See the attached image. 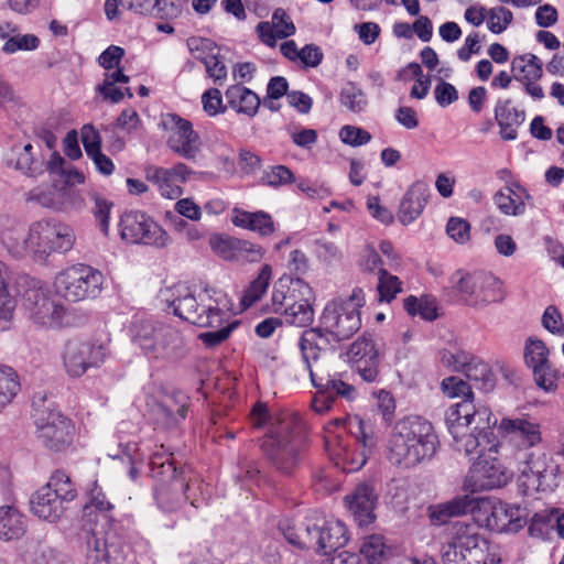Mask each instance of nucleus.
Instances as JSON below:
<instances>
[{
	"label": "nucleus",
	"instance_id": "f257e3e1",
	"mask_svg": "<svg viewBox=\"0 0 564 564\" xmlns=\"http://www.w3.org/2000/svg\"><path fill=\"white\" fill-rule=\"evenodd\" d=\"M362 289L355 288L346 297L329 301L321 315V326L305 330L299 346L305 364L317 361L321 350L330 341H343L352 337L361 326L360 308L365 305Z\"/></svg>",
	"mask_w": 564,
	"mask_h": 564
},
{
	"label": "nucleus",
	"instance_id": "f03ea898",
	"mask_svg": "<svg viewBox=\"0 0 564 564\" xmlns=\"http://www.w3.org/2000/svg\"><path fill=\"white\" fill-rule=\"evenodd\" d=\"M438 447L433 424L421 416H408L393 426L387 445V459L393 466L411 469L430 462Z\"/></svg>",
	"mask_w": 564,
	"mask_h": 564
},
{
	"label": "nucleus",
	"instance_id": "7ed1b4c3",
	"mask_svg": "<svg viewBox=\"0 0 564 564\" xmlns=\"http://www.w3.org/2000/svg\"><path fill=\"white\" fill-rule=\"evenodd\" d=\"M263 455L270 465L283 475L294 474L304 463L305 437L301 417L281 412L261 442Z\"/></svg>",
	"mask_w": 564,
	"mask_h": 564
},
{
	"label": "nucleus",
	"instance_id": "20e7f679",
	"mask_svg": "<svg viewBox=\"0 0 564 564\" xmlns=\"http://www.w3.org/2000/svg\"><path fill=\"white\" fill-rule=\"evenodd\" d=\"M132 344L151 361L178 362L188 354L183 333L171 323L149 317H134L129 326Z\"/></svg>",
	"mask_w": 564,
	"mask_h": 564
},
{
	"label": "nucleus",
	"instance_id": "39448f33",
	"mask_svg": "<svg viewBox=\"0 0 564 564\" xmlns=\"http://www.w3.org/2000/svg\"><path fill=\"white\" fill-rule=\"evenodd\" d=\"M444 564H499L501 558L496 546L480 533L475 523L456 522L452 538L443 546Z\"/></svg>",
	"mask_w": 564,
	"mask_h": 564
},
{
	"label": "nucleus",
	"instance_id": "423d86ee",
	"mask_svg": "<svg viewBox=\"0 0 564 564\" xmlns=\"http://www.w3.org/2000/svg\"><path fill=\"white\" fill-rule=\"evenodd\" d=\"M152 477L156 480L155 499L158 506L165 512H174L184 502L182 491L192 490L197 486L202 496L204 492L199 476L192 469H177L171 457L155 454L150 463Z\"/></svg>",
	"mask_w": 564,
	"mask_h": 564
},
{
	"label": "nucleus",
	"instance_id": "0eeeda50",
	"mask_svg": "<svg viewBox=\"0 0 564 564\" xmlns=\"http://www.w3.org/2000/svg\"><path fill=\"white\" fill-rule=\"evenodd\" d=\"M357 427L352 432L354 423L349 422V430L355 436H344L341 432L334 436H327L326 447L335 464L347 473L361 469L369 456L377 447V437L364 421L355 422Z\"/></svg>",
	"mask_w": 564,
	"mask_h": 564
},
{
	"label": "nucleus",
	"instance_id": "6e6552de",
	"mask_svg": "<svg viewBox=\"0 0 564 564\" xmlns=\"http://www.w3.org/2000/svg\"><path fill=\"white\" fill-rule=\"evenodd\" d=\"M32 416L37 437L46 448L61 452L70 445L73 438L70 421L62 414L51 397L43 392L33 395Z\"/></svg>",
	"mask_w": 564,
	"mask_h": 564
},
{
	"label": "nucleus",
	"instance_id": "1a4fd4ad",
	"mask_svg": "<svg viewBox=\"0 0 564 564\" xmlns=\"http://www.w3.org/2000/svg\"><path fill=\"white\" fill-rule=\"evenodd\" d=\"M17 291L30 319L41 327L56 328L64 324L66 308L55 302L45 284L31 276L17 281Z\"/></svg>",
	"mask_w": 564,
	"mask_h": 564
},
{
	"label": "nucleus",
	"instance_id": "9d476101",
	"mask_svg": "<svg viewBox=\"0 0 564 564\" xmlns=\"http://www.w3.org/2000/svg\"><path fill=\"white\" fill-rule=\"evenodd\" d=\"M451 283L458 291L464 302L473 307H484L500 303L506 297L502 281L487 271L465 273L457 270L451 276Z\"/></svg>",
	"mask_w": 564,
	"mask_h": 564
},
{
	"label": "nucleus",
	"instance_id": "9b49d317",
	"mask_svg": "<svg viewBox=\"0 0 564 564\" xmlns=\"http://www.w3.org/2000/svg\"><path fill=\"white\" fill-rule=\"evenodd\" d=\"M159 299L172 308L174 315L196 326H218L221 321L216 307L198 303L192 290L183 283L160 290Z\"/></svg>",
	"mask_w": 564,
	"mask_h": 564
},
{
	"label": "nucleus",
	"instance_id": "f8f14e48",
	"mask_svg": "<svg viewBox=\"0 0 564 564\" xmlns=\"http://www.w3.org/2000/svg\"><path fill=\"white\" fill-rule=\"evenodd\" d=\"M102 283L101 272L85 264L69 267L55 278L56 292L69 302L97 297Z\"/></svg>",
	"mask_w": 564,
	"mask_h": 564
},
{
	"label": "nucleus",
	"instance_id": "ddd939ff",
	"mask_svg": "<svg viewBox=\"0 0 564 564\" xmlns=\"http://www.w3.org/2000/svg\"><path fill=\"white\" fill-rule=\"evenodd\" d=\"M72 227L54 219L33 223L29 228L31 253L43 259L53 252H67L75 243Z\"/></svg>",
	"mask_w": 564,
	"mask_h": 564
},
{
	"label": "nucleus",
	"instance_id": "4468645a",
	"mask_svg": "<svg viewBox=\"0 0 564 564\" xmlns=\"http://www.w3.org/2000/svg\"><path fill=\"white\" fill-rule=\"evenodd\" d=\"M513 455L505 458L501 452L479 455L469 477L471 490H491L507 485L513 476Z\"/></svg>",
	"mask_w": 564,
	"mask_h": 564
},
{
	"label": "nucleus",
	"instance_id": "2eb2a0df",
	"mask_svg": "<svg viewBox=\"0 0 564 564\" xmlns=\"http://www.w3.org/2000/svg\"><path fill=\"white\" fill-rule=\"evenodd\" d=\"M120 235L130 243H141L163 248L169 245L170 236L153 219L142 212H126L120 219Z\"/></svg>",
	"mask_w": 564,
	"mask_h": 564
},
{
	"label": "nucleus",
	"instance_id": "dca6fc26",
	"mask_svg": "<svg viewBox=\"0 0 564 564\" xmlns=\"http://www.w3.org/2000/svg\"><path fill=\"white\" fill-rule=\"evenodd\" d=\"M164 127L167 131L169 149L186 160H195L200 152L202 140L192 122L176 113H170Z\"/></svg>",
	"mask_w": 564,
	"mask_h": 564
},
{
	"label": "nucleus",
	"instance_id": "f3484780",
	"mask_svg": "<svg viewBox=\"0 0 564 564\" xmlns=\"http://www.w3.org/2000/svg\"><path fill=\"white\" fill-rule=\"evenodd\" d=\"M107 348L90 341L69 340L63 351V362L70 377H80L89 368L99 367L106 359Z\"/></svg>",
	"mask_w": 564,
	"mask_h": 564
},
{
	"label": "nucleus",
	"instance_id": "a211bd4d",
	"mask_svg": "<svg viewBox=\"0 0 564 564\" xmlns=\"http://www.w3.org/2000/svg\"><path fill=\"white\" fill-rule=\"evenodd\" d=\"M87 538L86 564H124L126 550L115 532L90 528Z\"/></svg>",
	"mask_w": 564,
	"mask_h": 564
},
{
	"label": "nucleus",
	"instance_id": "6ab92c4d",
	"mask_svg": "<svg viewBox=\"0 0 564 564\" xmlns=\"http://www.w3.org/2000/svg\"><path fill=\"white\" fill-rule=\"evenodd\" d=\"M448 432L453 437V448L458 453H464L466 456L479 455L489 453L498 454L507 457V452L510 449L509 445H499L495 438H490L487 434H480L470 430L467 426L456 422H446Z\"/></svg>",
	"mask_w": 564,
	"mask_h": 564
},
{
	"label": "nucleus",
	"instance_id": "aec40b11",
	"mask_svg": "<svg viewBox=\"0 0 564 564\" xmlns=\"http://www.w3.org/2000/svg\"><path fill=\"white\" fill-rule=\"evenodd\" d=\"M499 430L505 433L507 438L505 443H499V445L510 446L506 458L514 454L512 453V444L518 446V451L525 452L542 441L539 422L528 415L505 417L500 422Z\"/></svg>",
	"mask_w": 564,
	"mask_h": 564
},
{
	"label": "nucleus",
	"instance_id": "412c9836",
	"mask_svg": "<svg viewBox=\"0 0 564 564\" xmlns=\"http://www.w3.org/2000/svg\"><path fill=\"white\" fill-rule=\"evenodd\" d=\"M491 411L484 404H476L473 399H465L452 405L446 411L445 421L460 423L480 434H487L490 438H495L491 425L497 423L495 419L491 422Z\"/></svg>",
	"mask_w": 564,
	"mask_h": 564
},
{
	"label": "nucleus",
	"instance_id": "4be33fe9",
	"mask_svg": "<svg viewBox=\"0 0 564 564\" xmlns=\"http://www.w3.org/2000/svg\"><path fill=\"white\" fill-rule=\"evenodd\" d=\"M549 348L538 338H528L524 346L525 365L532 369L535 383L545 390L552 392L556 389L557 371L549 361Z\"/></svg>",
	"mask_w": 564,
	"mask_h": 564
},
{
	"label": "nucleus",
	"instance_id": "5701e85b",
	"mask_svg": "<svg viewBox=\"0 0 564 564\" xmlns=\"http://www.w3.org/2000/svg\"><path fill=\"white\" fill-rule=\"evenodd\" d=\"M313 386L316 388V394L312 400V408L316 413L328 411L337 397L348 400L354 398L355 388L339 379L330 376H319L312 368V361L306 364Z\"/></svg>",
	"mask_w": 564,
	"mask_h": 564
},
{
	"label": "nucleus",
	"instance_id": "b1692460",
	"mask_svg": "<svg viewBox=\"0 0 564 564\" xmlns=\"http://www.w3.org/2000/svg\"><path fill=\"white\" fill-rule=\"evenodd\" d=\"M443 361L455 371L463 372L476 387L486 390L492 388L494 378L489 365L473 354L465 350L446 352L443 355Z\"/></svg>",
	"mask_w": 564,
	"mask_h": 564
},
{
	"label": "nucleus",
	"instance_id": "393cba45",
	"mask_svg": "<svg viewBox=\"0 0 564 564\" xmlns=\"http://www.w3.org/2000/svg\"><path fill=\"white\" fill-rule=\"evenodd\" d=\"M355 371L365 382H375L379 377V351L371 337L360 336L348 350Z\"/></svg>",
	"mask_w": 564,
	"mask_h": 564
},
{
	"label": "nucleus",
	"instance_id": "a878e982",
	"mask_svg": "<svg viewBox=\"0 0 564 564\" xmlns=\"http://www.w3.org/2000/svg\"><path fill=\"white\" fill-rule=\"evenodd\" d=\"M191 173L186 164L178 162L170 169L150 166L145 170V177L158 187L163 197L176 199L183 194L182 184Z\"/></svg>",
	"mask_w": 564,
	"mask_h": 564
},
{
	"label": "nucleus",
	"instance_id": "bb28decb",
	"mask_svg": "<svg viewBox=\"0 0 564 564\" xmlns=\"http://www.w3.org/2000/svg\"><path fill=\"white\" fill-rule=\"evenodd\" d=\"M291 284L297 294L281 315L285 323L290 325L306 327L314 321V310L312 306V301L314 300L313 289L300 278L291 280Z\"/></svg>",
	"mask_w": 564,
	"mask_h": 564
},
{
	"label": "nucleus",
	"instance_id": "cd10ccee",
	"mask_svg": "<svg viewBox=\"0 0 564 564\" xmlns=\"http://www.w3.org/2000/svg\"><path fill=\"white\" fill-rule=\"evenodd\" d=\"M378 494L369 482L358 484L355 489L345 497V503L354 516L358 525H368L375 520V507Z\"/></svg>",
	"mask_w": 564,
	"mask_h": 564
},
{
	"label": "nucleus",
	"instance_id": "c85d7f7f",
	"mask_svg": "<svg viewBox=\"0 0 564 564\" xmlns=\"http://www.w3.org/2000/svg\"><path fill=\"white\" fill-rule=\"evenodd\" d=\"M478 510L484 518L479 521L491 530H502L519 519L520 511L517 506H509L499 500L475 499V510Z\"/></svg>",
	"mask_w": 564,
	"mask_h": 564
},
{
	"label": "nucleus",
	"instance_id": "c756f323",
	"mask_svg": "<svg viewBox=\"0 0 564 564\" xmlns=\"http://www.w3.org/2000/svg\"><path fill=\"white\" fill-rule=\"evenodd\" d=\"M317 528L316 552L327 555L344 546L348 541L347 529L339 520L317 517Z\"/></svg>",
	"mask_w": 564,
	"mask_h": 564
},
{
	"label": "nucleus",
	"instance_id": "7c9ffc66",
	"mask_svg": "<svg viewBox=\"0 0 564 564\" xmlns=\"http://www.w3.org/2000/svg\"><path fill=\"white\" fill-rule=\"evenodd\" d=\"M430 195L429 185L417 181L405 192L399 207L398 218L403 225L413 223L422 214Z\"/></svg>",
	"mask_w": 564,
	"mask_h": 564
},
{
	"label": "nucleus",
	"instance_id": "2f4dec72",
	"mask_svg": "<svg viewBox=\"0 0 564 564\" xmlns=\"http://www.w3.org/2000/svg\"><path fill=\"white\" fill-rule=\"evenodd\" d=\"M257 32L265 45L274 47L278 39H285L295 33V25L285 10L278 8L270 22L263 21L257 25Z\"/></svg>",
	"mask_w": 564,
	"mask_h": 564
},
{
	"label": "nucleus",
	"instance_id": "473e14b6",
	"mask_svg": "<svg viewBox=\"0 0 564 564\" xmlns=\"http://www.w3.org/2000/svg\"><path fill=\"white\" fill-rule=\"evenodd\" d=\"M30 505L34 516L50 522L61 519L65 511L64 503L56 498L51 487L45 485L32 495Z\"/></svg>",
	"mask_w": 564,
	"mask_h": 564
},
{
	"label": "nucleus",
	"instance_id": "72a5a7b5",
	"mask_svg": "<svg viewBox=\"0 0 564 564\" xmlns=\"http://www.w3.org/2000/svg\"><path fill=\"white\" fill-rule=\"evenodd\" d=\"M475 511V498L466 495L449 501L430 506L427 516L434 525H443L453 517H459Z\"/></svg>",
	"mask_w": 564,
	"mask_h": 564
},
{
	"label": "nucleus",
	"instance_id": "f704fd0d",
	"mask_svg": "<svg viewBox=\"0 0 564 564\" xmlns=\"http://www.w3.org/2000/svg\"><path fill=\"white\" fill-rule=\"evenodd\" d=\"M231 221L235 226L254 231L261 237H269L275 232V224L272 216L262 210L246 212L235 208Z\"/></svg>",
	"mask_w": 564,
	"mask_h": 564
},
{
	"label": "nucleus",
	"instance_id": "c9c22d12",
	"mask_svg": "<svg viewBox=\"0 0 564 564\" xmlns=\"http://www.w3.org/2000/svg\"><path fill=\"white\" fill-rule=\"evenodd\" d=\"M511 100H499L495 108V119L500 128L503 140L517 139V130L523 123L525 113L523 110L510 107Z\"/></svg>",
	"mask_w": 564,
	"mask_h": 564
},
{
	"label": "nucleus",
	"instance_id": "e433bc0d",
	"mask_svg": "<svg viewBox=\"0 0 564 564\" xmlns=\"http://www.w3.org/2000/svg\"><path fill=\"white\" fill-rule=\"evenodd\" d=\"M281 530L289 543L301 549H316L317 517L308 518L292 525L283 524Z\"/></svg>",
	"mask_w": 564,
	"mask_h": 564
},
{
	"label": "nucleus",
	"instance_id": "4c0bfd02",
	"mask_svg": "<svg viewBox=\"0 0 564 564\" xmlns=\"http://www.w3.org/2000/svg\"><path fill=\"white\" fill-rule=\"evenodd\" d=\"M228 106L238 113L254 117L260 106L259 96L251 89L236 84L225 91Z\"/></svg>",
	"mask_w": 564,
	"mask_h": 564
},
{
	"label": "nucleus",
	"instance_id": "58836bf2",
	"mask_svg": "<svg viewBox=\"0 0 564 564\" xmlns=\"http://www.w3.org/2000/svg\"><path fill=\"white\" fill-rule=\"evenodd\" d=\"M523 198H529L525 188L519 184L506 187L495 194L494 200L497 207L505 215L518 216L525 212Z\"/></svg>",
	"mask_w": 564,
	"mask_h": 564
},
{
	"label": "nucleus",
	"instance_id": "ea45409f",
	"mask_svg": "<svg viewBox=\"0 0 564 564\" xmlns=\"http://www.w3.org/2000/svg\"><path fill=\"white\" fill-rule=\"evenodd\" d=\"M89 502L84 507V517L87 521L91 522H108L107 512L110 511L113 506L107 499L102 488L96 480L91 482L87 490Z\"/></svg>",
	"mask_w": 564,
	"mask_h": 564
},
{
	"label": "nucleus",
	"instance_id": "a19ab883",
	"mask_svg": "<svg viewBox=\"0 0 564 564\" xmlns=\"http://www.w3.org/2000/svg\"><path fill=\"white\" fill-rule=\"evenodd\" d=\"M26 531L25 517L14 507H0V539L4 541L18 540Z\"/></svg>",
	"mask_w": 564,
	"mask_h": 564
},
{
	"label": "nucleus",
	"instance_id": "79ce46f5",
	"mask_svg": "<svg viewBox=\"0 0 564 564\" xmlns=\"http://www.w3.org/2000/svg\"><path fill=\"white\" fill-rule=\"evenodd\" d=\"M513 77L520 82L539 80L543 75L542 61L532 53H525L513 57L511 62Z\"/></svg>",
	"mask_w": 564,
	"mask_h": 564
},
{
	"label": "nucleus",
	"instance_id": "37998d69",
	"mask_svg": "<svg viewBox=\"0 0 564 564\" xmlns=\"http://www.w3.org/2000/svg\"><path fill=\"white\" fill-rule=\"evenodd\" d=\"M513 460L514 464L522 465L519 466L518 469L523 477L528 479L535 478V481H532V485H536L538 487L542 485L541 480L545 478V474L547 471L545 455L534 458L532 454L523 451H517L513 454Z\"/></svg>",
	"mask_w": 564,
	"mask_h": 564
},
{
	"label": "nucleus",
	"instance_id": "c03bdc74",
	"mask_svg": "<svg viewBox=\"0 0 564 564\" xmlns=\"http://www.w3.org/2000/svg\"><path fill=\"white\" fill-rule=\"evenodd\" d=\"M217 312L220 314V323L218 326H207L210 328V330L206 333H202L199 335V339L207 346V347H215L223 341H225L232 330L237 328L239 325L238 321H231L230 314L226 311H221L217 308Z\"/></svg>",
	"mask_w": 564,
	"mask_h": 564
},
{
	"label": "nucleus",
	"instance_id": "a18cd8bd",
	"mask_svg": "<svg viewBox=\"0 0 564 564\" xmlns=\"http://www.w3.org/2000/svg\"><path fill=\"white\" fill-rule=\"evenodd\" d=\"M8 267L0 261V321L11 322L17 307L15 296L9 290Z\"/></svg>",
	"mask_w": 564,
	"mask_h": 564
},
{
	"label": "nucleus",
	"instance_id": "49530a36",
	"mask_svg": "<svg viewBox=\"0 0 564 564\" xmlns=\"http://www.w3.org/2000/svg\"><path fill=\"white\" fill-rule=\"evenodd\" d=\"M550 528H556L560 536L564 538V512L551 511L549 513H535L530 524L532 535L547 534Z\"/></svg>",
	"mask_w": 564,
	"mask_h": 564
},
{
	"label": "nucleus",
	"instance_id": "de8ad7c7",
	"mask_svg": "<svg viewBox=\"0 0 564 564\" xmlns=\"http://www.w3.org/2000/svg\"><path fill=\"white\" fill-rule=\"evenodd\" d=\"M404 310L411 316H420L424 321H434L437 317L436 301L430 296L416 297L410 295L404 299Z\"/></svg>",
	"mask_w": 564,
	"mask_h": 564
},
{
	"label": "nucleus",
	"instance_id": "09e8293b",
	"mask_svg": "<svg viewBox=\"0 0 564 564\" xmlns=\"http://www.w3.org/2000/svg\"><path fill=\"white\" fill-rule=\"evenodd\" d=\"M271 274V267L264 264L258 276L250 283L241 297V304L245 308L250 307L262 297L270 284Z\"/></svg>",
	"mask_w": 564,
	"mask_h": 564
},
{
	"label": "nucleus",
	"instance_id": "8fccbe9b",
	"mask_svg": "<svg viewBox=\"0 0 564 564\" xmlns=\"http://www.w3.org/2000/svg\"><path fill=\"white\" fill-rule=\"evenodd\" d=\"M19 390L17 373L11 368H0V413L12 402Z\"/></svg>",
	"mask_w": 564,
	"mask_h": 564
},
{
	"label": "nucleus",
	"instance_id": "3c124183",
	"mask_svg": "<svg viewBox=\"0 0 564 564\" xmlns=\"http://www.w3.org/2000/svg\"><path fill=\"white\" fill-rule=\"evenodd\" d=\"M45 486H50L53 494L56 495V498L64 505L65 502L74 500L76 497V489L65 471H55Z\"/></svg>",
	"mask_w": 564,
	"mask_h": 564
},
{
	"label": "nucleus",
	"instance_id": "603ef678",
	"mask_svg": "<svg viewBox=\"0 0 564 564\" xmlns=\"http://www.w3.org/2000/svg\"><path fill=\"white\" fill-rule=\"evenodd\" d=\"M339 100L341 106L355 113L364 111L368 105L364 91L354 83H348L343 87Z\"/></svg>",
	"mask_w": 564,
	"mask_h": 564
},
{
	"label": "nucleus",
	"instance_id": "864d4df0",
	"mask_svg": "<svg viewBox=\"0 0 564 564\" xmlns=\"http://www.w3.org/2000/svg\"><path fill=\"white\" fill-rule=\"evenodd\" d=\"M187 45L193 56L204 65L220 55V48L209 39L191 37Z\"/></svg>",
	"mask_w": 564,
	"mask_h": 564
},
{
	"label": "nucleus",
	"instance_id": "5fc2aeb1",
	"mask_svg": "<svg viewBox=\"0 0 564 564\" xmlns=\"http://www.w3.org/2000/svg\"><path fill=\"white\" fill-rule=\"evenodd\" d=\"M187 401L186 394L176 391L166 398L165 403L161 405V410L167 419L178 423V421L184 420L187 415Z\"/></svg>",
	"mask_w": 564,
	"mask_h": 564
},
{
	"label": "nucleus",
	"instance_id": "6e6d98bb",
	"mask_svg": "<svg viewBox=\"0 0 564 564\" xmlns=\"http://www.w3.org/2000/svg\"><path fill=\"white\" fill-rule=\"evenodd\" d=\"M377 290L379 301L389 303L397 296V294L402 292V282L398 276L390 274L384 269H380Z\"/></svg>",
	"mask_w": 564,
	"mask_h": 564
},
{
	"label": "nucleus",
	"instance_id": "4d7b16f0",
	"mask_svg": "<svg viewBox=\"0 0 564 564\" xmlns=\"http://www.w3.org/2000/svg\"><path fill=\"white\" fill-rule=\"evenodd\" d=\"M2 242L14 257H22L26 252H31L29 234L24 235L20 229L13 228L3 231Z\"/></svg>",
	"mask_w": 564,
	"mask_h": 564
},
{
	"label": "nucleus",
	"instance_id": "13d9d810",
	"mask_svg": "<svg viewBox=\"0 0 564 564\" xmlns=\"http://www.w3.org/2000/svg\"><path fill=\"white\" fill-rule=\"evenodd\" d=\"M28 200L46 208H58L62 204L61 193L54 186H39L28 193Z\"/></svg>",
	"mask_w": 564,
	"mask_h": 564
},
{
	"label": "nucleus",
	"instance_id": "bf43d9fd",
	"mask_svg": "<svg viewBox=\"0 0 564 564\" xmlns=\"http://www.w3.org/2000/svg\"><path fill=\"white\" fill-rule=\"evenodd\" d=\"M487 26L494 34H500L513 21V13L505 7H495L487 10Z\"/></svg>",
	"mask_w": 564,
	"mask_h": 564
},
{
	"label": "nucleus",
	"instance_id": "052dcab7",
	"mask_svg": "<svg viewBox=\"0 0 564 564\" xmlns=\"http://www.w3.org/2000/svg\"><path fill=\"white\" fill-rule=\"evenodd\" d=\"M264 256L263 248L254 242L238 239L237 250L235 254L236 263H254L259 262Z\"/></svg>",
	"mask_w": 564,
	"mask_h": 564
},
{
	"label": "nucleus",
	"instance_id": "680f3d73",
	"mask_svg": "<svg viewBox=\"0 0 564 564\" xmlns=\"http://www.w3.org/2000/svg\"><path fill=\"white\" fill-rule=\"evenodd\" d=\"M384 553V543L381 536L372 535L365 540L360 553L366 564H379Z\"/></svg>",
	"mask_w": 564,
	"mask_h": 564
},
{
	"label": "nucleus",
	"instance_id": "e2e57ef3",
	"mask_svg": "<svg viewBox=\"0 0 564 564\" xmlns=\"http://www.w3.org/2000/svg\"><path fill=\"white\" fill-rule=\"evenodd\" d=\"M212 250L226 261H235V254L238 245V238L213 236L209 239Z\"/></svg>",
	"mask_w": 564,
	"mask_h": 564
},
{
	"label": "nucleus",
	"instance_id": "0e129e2a",
	"mask_svg": "<svg viewBox=\"0 0 564 564\" xmlns=\"http://www.w3.org/2000/svg\"><path fill=\"white\" fill-rule=\"evenodd\" d=\"M40 44L37 36L33 34H18L9 37L2 46V51L7 54H13L18 51H33L36 50Z\"/></svg>",
	"mask_w": 564,
	"mask_h": 564
},
{
	"label": "nucleus",
	"instance_id": "69168bd1",
	"mask_svg": "<svg viewBox=\"0 0 564 564\" xmlns=\"http://www.w3.org/2000/svg\"><path fill=\"white\" fill-rule=\"evenodd\" d=\"M296 294L297 292H294L292 284L291 286H286L282 282L275 284L271 295L272 310L281 314L288 304L296 297Z\"/></svg>",
	"mask_w": 564,
	"mask_h": 564
},
{
	"label": "nucleus",
	"instance_id": "338daca9",
	"mask_svg": "<svg viewBox=\"0 0 564 564\" xmlns=\"http://www.w3.org/2000/svg\"><path fill=\"white\" fill-rule=\"evenodd\" d=\"M202 105L209 117H215L227 110V106L223 102L221 93L217 88H209L202 95Z\"/></svg>",
	"mask_w": 564,
	"mask_h": 564
},
{
	"label": "nucleus",
	"instance_id": "774afa93",
	"mask_svg": "<svg viewBox=\"0 0 564 564\" xmlns=\"http://www.w3.org/2000/svg\"><path fill=\"white\" fill-rule=\"evenodd\" d=\"M543 327L553 335L564 336V322L561 312L554 305L545 308L542 315Z\"/></svg>",
	"mask_w": 564,
	"mask_h": 564
}]
</instances>
